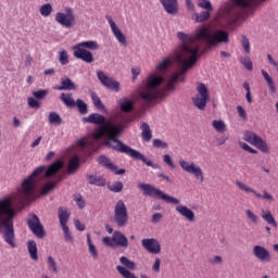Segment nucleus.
<instances>
[{
    "label": "nucleus",
    "instance_id": "obj_63",
    "mask_svg": "<svg viewBox=\"0 0 278 278\" xmlns=\"http://www.w3.org/2000/svg\"><path fill=\"white\" fill-rule=\"evenodd\" d=\"M186 5L189 12H197V8L194 7L192 0H186Z\"/></svg>",
    "mask_w": 278,
    "mask_h": 278
},
{
    "label": "nucleus",
    "instance_id": "obj_61",
    "mask_svg": "<svg viewBox=\"0 0 278 278\" xmlns=\"http://www.w3.org/2000/svg\"><path fill=\"white\" fill-rule=\"evenodd\" d=\"M74 225L78 231H86V225L81 224V222H79V219H75Z\"/></svg>",
    "mask_w": 278,
    "mask_h": 278
},
{
    "label": "nucleus",
    "instance_id": "obj_13",
    "mask_svg": "<svg viewBox=\"0 0 278 278\" xmlns=\"http://www.w3.org/2000/svg\"><path fill=\"white\" fill-rule=\"evenodd\" d=\"M97 77L99 81H101L102 86L109 88V90H113V92H121V83H118V80H115L113 77H109L101 71L97 72Z\"/></svg>",
    "mask_w": 278,
    "mask_h": 278
},
{
    "label": "nucleus",
    "instance_id": "obj_41",
    "mask_svg": "<svg viewBox=\"0 0 278 278\" xmlns=\"http://www.w3.org/2000/svg\"><path fill=\"white\" fill-rule=\"evenodd\" d=\"M195 23H205V21H210V11H202L200 14L194 13Z\"/></svg>",
    "mask_w": 278,
    "mask_h": 278
},
{
    "label": "nucleus",
    "instance_id": "obj_43",
    "mask_svg": "<svg viewBox=\"0 0 278 278\" xmlns=\"http://www.w3.org/2000/svg\"><path fill=\"white\" fill-rule=\"evenodd\" d=\"M48 121L50 125H62V117L55 112L49 114Z\"/></svg>",
    "mask_w": 278,
    "mask_h": 278
},
{
    "label": "nucleus",
    "instance_id": "obj_22",
    "mask_svg": "<svg viewBox=\"0 0 278 278\" xmlns=\"http://www.w3.org/2000/svg\"><path fill=\"white\" fill-rule=\"evenodd\" d=\"M113 240L117 247H122L123 249H127L129 247V239H127V237L121 231L113 232Z\"/></svg>",
    "mask_w": 278,
    "mask_h": 278
},
{
    "label": "nucleus",
    "instance_id": "obj_14",
    "mask_svg": "<svg viewBox=\"0 0 278 278\" xmlns=\"http://www.w3.org/2000/svg\"><path fill=\"white\" fill-rule=\"evenodd\" d=\"M236 186L239 190H242L243 192L252 193L256 199H264L265 201H275V198L268 191L263 190V194L255 191L253 188L247 186L244 182L237 180Z\"/></svg>",
    "mask_w": 278,
    "mask_h": 278
},
{
    "label": "nucleus",
    "instance_id": "obj_21",
    "mask_svg": "<svg viewBox=\"0 0 278 278\" xmlns=\"http://www.w3.org/2000/svg\"><path fill=\"white\" fill-rule=\"evenodd\" d=\"M85 123H90L91 125H105V116L99 113H91L89 116L84 117Z\"/></svg>",
    "mask_w": 278,
    "mask_h": 278
},
{
    "label": "nucleus",
    "instance_id": "obj_17",
    "mask_svg": "<svg viewBox=\"0 0 278 278\" xmlns=\"http://www.w3.org/2000/svg\"><path fill=\"white\" fill-rule=\"evenodd\" d=\"M105 18L111 27V30L113 31V35L115 36L117 42H119L121 45L127 46V37H125L123 31H121L119 27L116 26V23L114 22V20H112V16L106 15Z\"/></svg>",
    "mask_w": 278,
    "mask_h": 278
},
{
    "label": "nucleus",
    "instance_id": "obj_48",
    "mask_svg": "<svg viewBox=\"0 0 278 278\" xmlns=\"http://www.w3.org/2000/svg\"><path fill=\"white\" fill-rule=\"evenodd\" d=\"M241 45L245 53H251V41H249V38H247L244 35H242Z\"/></svg>",
    "mask_w": 278,
    "mask_h": 278
},
{
    "label": "nucleus",
    "instance_id": "obj_5",
    "mask_svg": "<svg viewBox=\"0 0 278 278\" xmlns=\"http://www.w3.org/2000/svg\"><path fill=\"white\" fill-rule=\"evenodd\" d=\"M138 188H140V190H143L144 197H151L152 199L165 201V203H170L172 205H179V203H181L179 199L164 193V191L155 188L153 185L140 184Z\"/></svg>",
    "mask_w": 278,
    "mask_h": 278
},
{
    "label": "nucleus",
    "instance_id": "obj_57",
    "mask_svg": "<svg viewBox=\"0 0 278 278\" xmlns=\"http://www.w3.org/2000/svg\"><path fill=\"white\" fill-rule=\"evenodd\" d=\"M102 242L106 244V247H115L114 235L112 237H104Z\"/></svg>",
    "mask_w": 278,
    "mask_h": 278
},
{
    "label": "nucleus",
    "instance_id": "obj_44",
    "mask_svg": "<svg viewBox=\"0 0 278 278\" xmlns=\"http://www.w3.org/2000/svg\"><path fill=\"white\" fill-rule=\"evenodd\" d=\"M39 12L41 16H51V13L53 12V5H51V3H46L40 7Z\"/></svg>",
    "mask_w": 278,
    "mask_h": 278
},
{
    "label": "nucleus",
    "instance_id": "obj_28",
    "mask_svg": "<svg viewBox=\"0 0 278 278\" xmlns=\"http://www.w3.org/2000/svg\"><path fill=\"white\" fill-rule=\"evenodd\" d=\"M55 90H77V85L71 78L63 79L61 86L54 87Z\"/></svg>",
    "mask_w": 278,
    "mask_h": 278
},
{
    "label": "nucleus",
    "instance_id": "obj_24",
    "mask_svg": "<svg viewBox=\"0 0 278 278\" xmlns=\"http://www.w3.org/2000/svg\"><path fill=\"white\" fill-rule=\"evenodd\" d=\"M261 217L263 218V220H265V223H267V225H270L271 227L278 226L277 220L275 219V216L269 210H262Z\"/></svg>",
    "mask_w": 278,
    "mask_h": 278
},
{
    "label": "nucleus",
    "instance_id": "obj_34",
    "mask_svg": "<svg viewBox=\"0 0 278 278\" xmlns=\"http://www.w3.org/2000/svg\"><path fill=\"white\" fill-rule=\"evenodd\" d=\"M60 99L66 108H75L76 102L73 99V93H61Z\"/></svg>",
    "mask_w": 278,
    "mask_h": 278
},
{
    "label": "nucleus",
    "instance_id": "obj_59",
    "mask_svg": "<svg viewBox=\"0 0 278 278\" xmlns=\"http://www.w3.org/2000/svg\"><path fill=\"white\" fill-rule=\"evenodd\" d=\"M237 112H238V115L240 116V118H242L243 121H247V111L244 110V108L242 105L237 106Z\"/></svg>",
    "mask_w": 278,
    "mask_h": 278
},
{
    "label": "nucleus",
    "instance_id": "obj_9",
    "mask_svg": "<svg viewBox=\"0 0 278 278\" xmlns=\"http://www.w3.org/2000/svg\"><path fill=\"white\" fill-rule=\"evenodd\" d=\"M114 220L117 227H125L129 223V214L127 213V206L123 200H118L114 208Z\"/></svg>",
    "mask_w": 278,
    "mask_h": 278
},
{
    "label": "nucleus",
    "instance_id": "obj_19",
    "mask_svg": "<svg viewBox=\"0 0 278 278\" xmlns=\"http://www.w3.org/2000/svg\"><path fill=\"white\" fill-rule=\"evenodd\" d=\"M163 5L165 12L175 16L179 12V1L178 0H159Z\"/></svg>",
    "mask_w": 278,
    "mask_h": 278
},
{
    "label": "nucleus",
    "instance_id": "obj_39",
    "mask_svg": "<svg viewBox=\"0 0 278 278\" xmlns=\"http://www.w3.org/2000/svg\"><path fill=\"white\" fill-rule=\"evenodd\" d=\"M75 105L77 106L79 114H81L83 116L88 114V104L84 102V100L77 99Z\"/></svg>",
    "mask_w": 278,
    "mask_h": 278
},
{
    "label": "nucleus",
    "instance_id": "obj_6",
    "mask_svg": "<svg viewBox=\"0 0 278 278\" xmlns=\"http://www.w3.org/2000/svg\"><path fill=\"white\" fill-rule=\"evenodd\" d=\"M231 5L227 9L228 16L231 17L230 23L233 25L238 23V18L242 16L240 10H245V8H251L253 0H230Z\"/></svg>",
    "mask_w": 278,
    "mask_h": 278
},
{
    "label": "nucleus",
    "instance_id": "obj_30",
    "mask_svg": "<svg viewBox=\"0 0 278 278\" xmlns=\"http://www.w3.org/2000/svg\"><path fill=\"white\" fill-rule=\"evenodd\" d=\"M261 73L269 88V92H271V94H275V92H277V86H275V80H273L270 74H268V72H266L265 70H262Z\"/></svg>",
    "mask_w": 278,
    "mask_h": 278
},
{
    "label": "nucleus",
    "instance_id": "obj_51",
    "mask_svg": "<svg viewBox=\"0 0 278 278\" xmlns=\"http://www.w3.org/2000/svg\"><path fill=\"white\" fill-rule=\"evenodd\" d=\"M47 94H49V91L45 89H40L33 92V97H35V99H45Z\"/></svg>",
    "mask_w": 278,
    "mask_h": 278
},
{
    "label": "nucleus",
    "instance_id": "obj_33",
    "mask_svg": "<svg viewBox=\"0 0 278 278\" xmlns=\"http://www.w3.org/2000/svg\"><path fill=\"white\" fill-rule=\"evenodd\" d=\"M98 164L104 166L105 168H109V170H116V165H114V163H112V161H110V159H108V156L105 155H101L98 157Z\"/></svg>",
    "mask_w": 278,
    "mask_h": 278
},
{
    "label": "nucleus",
    "instance_id": "obj_29",
    "mask_svg": "<svg viewBox=\"0 0 278 278\" xmlns=\"http://www.w3.org/2000/svg\"><path fill=\"white\" fill-rule=\"evenodd\" d=\"M27 249L30 255V260H34V262H38V245L36 244V241L28 240Z\"/></svg>",
    "mask_w": 278,
    "mask_h": 278
},
{
    "label": "nucleus",
    "instance_id": "obj_3",
    "mask_svg": "<svg viewBox=\"0 0 278 278\" xmlns=\"http://www.w3.org/2000/svg\"><path fill=\"white\" fill-rule=\"evenodd\" d=\"M123 134V126L106 122L101 128L92 134L93 140H101L103 136H106L108 140L115 142L116 146H112L111 141H105V147H111L114 151L118 152V148L123 144V141L118 140V137Z\"/></svg>",
    "mask_w": 278,
    "mask_h": 278
},
{
    "label": "nucleus",
    "instance_id": "obj_46",
    "mask_svg": "<svg viewBox=\"0 0 278 278\" xmlns=\"http://www.w3.org/2000/svg\"><path fill=\"white\" fill-rule=\"evenodd\" d=\"M239 62L247 68V71H253V61H251V58L240 56Z\"/></svg>",
    "mask_w": 278,
    "mask_h": 278
},
{
    "label": "nucleus",
    "instance_id": "obj_32",
    "mask_svg": "<svg viewBox=\"0 0 278 278\" xmlns=\"http://www.w3.org/2000/svg\"><path fill=\"white\" fill-rule=\"evenodd\" d=\"M78 168H79V156L75 155L73 159L70 160L67 164V172L70 175H74V173H77Z\"/></svg>",
    "mask_w": 278,
    "mask_h": 278
},
{
    "label": "nucleus",
    "instance_id": "obj_55",
    "mask_svg": "<svg viewBox=\"0 0 278 278\" xmlns=\"http://www.w3.org/2000/svg\"><path fill=\"white\" fill-rule=\"evenodd\" d=\"M240 147L241 149H243V151H248V153H252V155H257V150L253 149L248 143H240Z\"/></svg>",
    "mask_w": 278,
    "mask_h": 278
},
{
    "label": "nucleus",
    "instance_id": "obj_50",
    "mask_svg": "<svg viewBox=\"0 0 278 278\" xmlns=\"http://www.w3.org/2000/svg\"><path fill=\"white\" fill-rule=\"evenodd\" d=\"M111 192H123V182L117 181L109 187Z\"/></svg>",
    "mask_w": 278,
    "mask_h": 278
},
{
    "label": "nucleus",
    "instance_id": "obj_38",
    "mask_svg": "<svg viewBox=\"0 0 278 278\" xmlns=\"http://www.w3.org/2000/svg\"><path fill=\"white\" fill-rule=\"evenodd\" d=\"M70 63H71V60L68 59V51L61 50L59 52V64H61V66H66Z\"/></svg>",
    "mask_w": 278,
    "mask_h": 278
},
{
    "label": "nucleus",
    "instance_id": "obj_37",
    "mask_svg": "<svg viewBox=\"0 0 278 278\" xmlns=\"http://www.w3.org/2000/svg\"><path fill=\"white\" fill-rule=\"evenodd\" d=\"M87 244L89 247V253L92 255L93 260L99 258V252L97 251V247L92 243V239L90 233H87Z\"/></svg>",
    "mask_w": 278,
    "mask_h": 278
},
{
    "label": "nucleus",
    "instance_id": "obj_4",
    "mask_svg": "<svg viewBox=\"0 0 278 278\" xmlns=\"http://www.w3.org/2000/svg\"><path fill=\"white\" fill-rule=\"evenodd\" d=\"M98 49L99 42L89 40L76 43L73 46L72 51H74V58H76V60H81L86 62V64H92V62H94V55H92L90 51H98Z\"/></svg>",
    "mask_w": 278,
    "mask_h": 278
},
{
    "label": "nucleus",
    "instance_id": "obj_26",
    "mask_svg": "<svg viewBox=\"0 0 278 278\" xmlns=\"http://www.w3.org/2000/svg\"><path fill=\"white\" fill-rule=\"evenodd\" d=\"M58 216H59L60 225H67L68 219L71 218V212H68V208L64 206H60L58 210Z\"/></svg>",
    "mask_w": 278,
    "mask_h": 278
},
{
    "label": "nucleus",
    "instance_id": "obj_18",
    "mask_svg": "<svg viewBox=\"0 0 278 278\" xmlns=\"http://www.w3.org/2000/svg\"><path fill=\"white\" fill-rule=\"evenodd\" d=\"M253 255L256 260H260V262L268 263L273 260V255H270V252L262 245H254Z\"/></svg>",
    "mask_w": 278,
    "mask_h": 278
},
{
    "label": "nucleus",
    "instance_id": "obj_7",
    "mask_svg": "<svg viewBox=\"0 0 278 278\" xmlns=\"http://www.w3.org/2000/svg\"><path fill=\"white\" fill-rule=\"evenodd\" d=\"M197 94L192 98L193 105L198 110H205L207 102L210 101V89L203 83H198L197 85Z\"/></svg>",
    "mask_w": 278,
    "mask_h": 278
},
{
    "label": "nucleus",
    "instance_id": "obj_23",
    "mask_svg": "<svg viewBox=\"0 0 278 278\" xmlns=\"http://www.w3.org/2000/svg\"><path fill=\"white\" fill-rule=\"evenodd\" d=\"M141 129V138L144 142H151V139L153 138V132L151 131V126H149L147 123L142 122L140 125Z\"/></svg>",
    "mask_w": 278,
    "mask_h": 278
},
{
    "label": "nucleus",
    "instance_id": "obj_15",
    "mask_svg": "<svg viewBox=\"0 0 278 278\" xmlns=\"http://www.w3.org/2000/svg\"><path fill=\"white\" fill-rule=\"evenodd\" d=\"M141 247L151 255H160L162 253V244L155 238L142 239Z\"/></svg>",
    "mask_w": 278,
    "mask_h": 278
},
{
    "label": "nucleus",
    "instance_id": "obj_53",
    "mask_svg": "<svg viewBox=\"0 0 278 278\" xmlns=\"http://www.w3.org/2000/svg\"><path fill=\"white\" fill-rule=\"evenodd\" d=\"M27 103L29 108H33V110H39L40 108V102L34 98H28Z\"/></svg>",
    "mask_w": 278,
    "mask_h": 278
},
{
    "label": "nucleus",
    "instance_id": "obj_62",
    "mask_svg": "<svg viewBox=\"0 0 278 278\" xmlns=\"http://www.w3.org/2000/svg\"><path fill=\"white\" fill-rule=\"evenodd\" d=\"M162 218H164V215H162V213H155L152 215L151 223L157 224L160 223V220H162Z\"/></svg>",
    "mask_w": 278,
    "mask_h": 278
},
{
    "label": "nucleus",
    "instance_id": "obj_52",
    "mask_svg": "<svg viewBox=\"0 0 278 278\" xmlns=\"http://www.w3.org/2000/svg\"><path fill=\"white\" fill-rule=\"evenodd\" d=\"M153 147H155V149H168V143L162 141L161 139H154Z\"/></svg>",
    "mask_w": 278,
    "mask_h": 278
},
{
    "label": "nucleus",
    "instance_id": "obj_11",
    "mask_svg": "<svg viewBox=\"0 0 278 278\" xmlns=\"http://www.w3.org/2000/svg\"><path fill=\"white\" fill-rule=\"evenodd\" d=\"M179 166L182 168V170H185V173H189L190 175L194 176L200 184H203V181H205V177L203 176V169L194 162L179 160Z\"/></svg>",
    "mask_w": 278,
    "mask_h": 278
},
{
    "label": "nucleus",
    "instance_id": "obj_58",
    "mask_svg": "<svg viewBox=\"0 0 278 278\" xmlns=\"http://www.w3.org/2000/svg\"><path fill=\"white\" fill-rule=\"evenodd\" d=\"M163 161H164L165 164H166L167 166H169L170 168H175V163L173 162V159L170 157V155L165 154V155L163 156Z\"/></svg>",
    "mask_w": 278,
    "mask_h": 278
},
{
    "label": "nucleus",
    "instance_id": "obj_64",
    "mask_svg": "<svg viewBox=\"0 0 278 278\" xmlns=\"http://www.w3.org/2000/svg\"><path fill=\"white\" fill-rule=\"evenodd\" d=\"M223 262V257L222 256H214L213 260L210 261V264H220Z\"/></svg>",
    "mask_w": 278,
    "mask_h": 278
},
{
    "label": "nucleus",
    "instance_id": "obj_56",
    "mask_svg": "<svg viewBox=\"0 0 278 278\" xmlns=\"http://www.w3.org/2000/svg\"><path fill=\"white\" fill-rule=\"evenodd\" d=\"M245 214H247L248 218H249L252 223H254V224H257V223H258L260 217H257V215H255L251 210H248V211L245 212Z\"/></svg>",
    "mask_w": 278,
    "mask_h": 278
},
{
    "label": "nucleus",
    "instance_id": "obj_35",
    "mask_svg": "<svg viewBox=\"0 0 278 278\" xmlns=\"http://www.w3.org/2000/svg\"><path fill=\"white\" fill-rule=\"evenodd\" d=\"M212 127L217 131V134H225V131H227V125L223 119H214L212 122Z\"/></svg>",
    "mask_w": 278,
    "mask_h": 278
},
{
    "label": "nucleus",
    "instance_id": "obj_40",
    "mask_svg": "<svg viewBox=\"0 0 278 278\" xmlns=\"http://www.w3.org/2000/svg\"><path fill=\"white\" fill-rule=\"evenodd\" d=\"M170 64H173V61L166 58L160 64L156 65V71L164 73V71H168Z\"/></svg>",
    "mask_w": 278,
    "mask_h": 278
},
{
    "label": "nucleus",
    "instance_id": "obj_20",
    "mask_svg": "<svg viewBox=\"0 0 278 278\" xmlns=\"http://www.w3.org/2000/svg\"><path fill=\"white\" fill-rule=\"evenodd\" d=\"M176 212L180 214L188 223H194L195 216H194V211H192L190 207L186 205H178L176 206Z\"/></svg>",
    "mask_w": 278,
    "mask_h": 278
},
{
    "label": "nucleus",
    "instance_id": "obj_12",
    "mask_svg": "<svg viewBox=\"0 0 278 278\" xmlns=\"http://www.w3.org/2000/svg\"><path fill=\"white\" fill-rule=\"evenodd\" d=\"M54 21L62 25V27H66V29H71V27H75V13H73V9L66 8L65 13L58 12Z\"/></svg>",
    "mask_w": 278,
    "mask_h": 278
},
{
    "label": "nucleus",
    "instance_id": "obj_25",
    "mask_svg": "<svg viewBox=\"0 0 278 278\" xmlns=\"http://www.w3.org/2000/svg\"><path fill=\"white\" fill-rule=\"evenodd\" d=\"M86 179L88 184H90L91 186H99V187L105 186V178H103V176L87 174Z\"/></svg>",
    "mask_w": 278,
    "mask_h": 278
},
{
    "label": "nucleus",
    "instance_id": "obj_10",
    "mask_svg": "<svg viewBox=\"0 0 278 278\" xmlns=\"http://www.w3.org/2000/svg\"><path fill=\"white\" fill-rule=\"evenodd\" d=\"M243 140H245V142H249V144H252V147L258 149V151H261L262 153H268L269 151L268 143H266V141L262 137L253 131H245L243 134Z\"/></svg>",
    "mask_w": 278,
    "mask_h": 278
},
{
    "label": "nucleus",
    "instance_id": "obj_1",
    "mask_svg": "<svg viewBox=\"0 0 278 278\" xmlns=\"http://www.w3.org/2000/svg\"><path fill=\"white\" fill-rule=\"evenodd\" d=\"M182 43L180 52L175 55L176 62L181 66L179 72L172 75L165 88H160L164 84V77L155 73L150 74L138 89V97L146 105L155 103L157 99L168 97V92H175L177 81H186V73L197 64L199 60L200 47L197 42H205L208 47H217V45H227L229 42V33L223 29H215L212 33L210 26H202L197 29L194 35H188L179 31L177 34Z\"/></svg>",
    "mask_w": 278,
    "mask_h": 278
},
{
    "label": "nucleus",
    "instance_id": "obj_42",
    "mask_svg": "<svg viewBox=\"0 0 278 278\" xmlns=\"http://www.w3.org/2000/svg\"><path fill=\"white\" fill-rule=\"evenodd\" d=\"M116 270H117V271L119 273V275H122V277H124V278H138V277L136 276V274L129 271V270H128L127 268H125L124 266L118 265V266L116 267Z\"/></svg>",
    "mask_w": 278,
    "mask_h": 278
},
{
    "label": "nucleus",
    "instance_id": "obj_31",
    "mask_svg": "<svg viewBox=\"0 0 278 278\" xmlns=\"http://www.w3.org/2000/svg\"><path fill=\"white\" fill-rule=\"evenodd\" d=\"M90 97H91V101H92L94 108L97 110H99L100 112H105V104H103V102L101 101V98H99L97 92L92 91L90 93Z\"/></svg>",
    "mask_w": 278,
    "mask_h": 278
},
{
    "label": "nucleus",
    "instance_id": "obj_2",
    "mask_svg": "<svg viewBox=\"0 0 278 278\" xmlns=\"http://www.w3.org/2000/svg\"><path fill=\"white\" fill-rule=\"evenodd\" d=\"M62 168H64V161L62 160H56L48 168L41 165L22 181L15 193L0 199V229H4V242L10 244L12 249H16V243L14 242V218L16 217L14 203H17L20 207H25L31 199H35L36 190H38V177L42 175L43 170H46L45 177L49 179L53 175H58Z\"/></svg>",
    "mask_w": 278,
    "mask_h": 278
},
{
    "label": "nucleus",
    "instance_id": "obj_8",
    "mask_svg": "<svg viewBox=\"0 0 278 278\" xmlns=\"http://www.w3.org/2000/svg\"><path fill=\"white\" fill-rule=\"evenodd\" d=\"M118 153H125L126 155H129V157H132V160H139L140 162H143L146 166H150L151 168H155V165L153 164V161L150 159H147L144 154L140 153L137 150H134V148L125 144L119 143V147L117 148Z\"/></svg>",
    "mask_w": 278,
    "mask_h": 278
},
{
    "label": "nucleus",
    "instance_id": "obj_45",
    "mask_svg": "<svg viewBox=\"0 0 278 278\" xmlns=\"http://www.w3.org/2000/svg\"><path fill=\"white\" fill-rule=\"evenodd\" d=\"M119 262L123 266H125V268H128V270H136V263L127 258V256H122Z\"/></svg>",
    "mask_w": 278,
    "mask_h": 278
},
{
    "label": "nucleus",
    "instance_id": "obj_54",
    "mask_svg": "<svg viewBox=\"0 0 278 278\" xmlns=\"http://www.w3.org/2000/svg\"><path fill=\"white\" fill-rule=\"evenodd\" d=\"M48 266L53 270V273H58V263H55L53 256H48Z\"/></svg>",
    "mask_w": 278,
    "mask_h": 278
},
{
    "label": "nucleus",
    "instance_id": "obj_60",
    "mask_svg": "<svg viewBox=\"0 0 278 278\" xmlns=\"http://www.w3.org/2000/svg\"><path fill=\"white\" fill-rule=\"evenodd\" d=\"M162 264V260H160V257H156L155 261H154V264L152 266V270L154 273H160V266Z\"/></svg>",
    "mask_w": 278,
    "mask_h": 278
},
{
    "label": "nucleus",
    "instance_id": "obj_27",
    "mask_svg": "<svg viewBox=\"0 0 278 278\" xmlns=\"http://www.w3.org/2000/svg\"><path fill=\"white\" fill-rule=\"evenodd\" d=\"M119 108L125 114H129V112H134L136 105L134 100L125 98L119 102Z\"/></svg>",
    "mask_w": 278,
    "mask_h": 278
},
{
    "label": "nucleus",
    "instance_id": "obj_47",
    "mask_svg": "<svg viewBox=\"0 0 278 278\" xmlns=\"http://www.w3.org/2000/svg\"><path fill=\"white\" fill-rule=\"evenodd\" d=\"M198 5L202 8V10H206V12H213L214 10L210 0H198Z\"/></svg>",
    "mask_w": 278,
    "mask_h": 278
},
{
    "label": "nucleus",
    "instance_id": "obj_16",
    "mask_svg": "<svg viewBox=\"0 0 278 278\" xmlns=\"http://www.w3.org/2000/svg\"><path fill=\"white\" fill-rule=\"evenodd\" d=\"M27 225L30 231H33V233L37 238H42L43 236H46L45 227L42 226V224L40 223V218H38L36 214L27 219Z\"/></svg>",
    "mask_w": 278,
    "mask_h": 278
},
{
    "label": "nucleus",
    "instance_id": "obj_36",
    "mask_svg": "<svg viewBox=\"0 0 278 278\" xmlns=\"http://www.w3.org/2000/svg\"><path fill=\"white\" fill-rule=\"evenodd\" d=\"M59 181H62V177H59L56 182H47L41 188V195L46 197V194H49V192H52V190H55V186H58Z\"/></svg>",
    "mask_w": 278,
    "mask_h": 278
},
{
    "label": "nucleus",
    "instance_id": "obj_49",
    "mask_svg": "<svg viewBox=\"0 0 278 278\" xmlns=\"http://www.w3.org/2000/svg\"><path fill=\"white\" fill-rule=\"evenodd\" d=\"M74 201L78 205L79 210H84V207H86V200H84L81 194H75L74 195Z\"/></svg>",
    "mask_w": 278,
    "mask_h": 278
}]
</instances>
